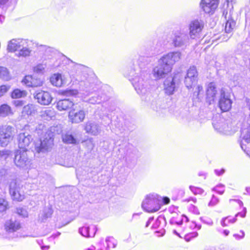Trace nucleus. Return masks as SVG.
I'll return each instance as SVG.
<instances>
[{
    "mask_svg": "<svg viewBox=\"0 0 250 250\" xmlns=\"http://www.w3.org/2000/svg\"><path fill=\"white\" fill-rule=\"evenodd\" d=\"M198 76V72L195 66H192L189 68L187 73L186 77V84L188 89L192 87V85L189 84L188 81H190L192 79L197 78Z\"/></svg>",
    "mask_w": 250,
    "mask_h": 250,
    "instance_id": "f3484780",
    "label": "nucleus"
},
{
    "mask_svg": "<svg viewBox=\"0 0 250 250\" xmlns=\"http://www.w3.org/2000/svg\"><path fill=\"white\" fill-rule=\"evenodd\" d=\"M189 189L195 195H200L204 192V190L202 188L194 186H190Z\"/></svg>",
    "mask_w": 250,
    "mask_h": 250,
    "instance_id": "72a5a7b5",
    "label": "nucleus"
},
{
    "mask_svg": "<svg viewBox=\"0 0 250 250\" xmlns=\"http://www.w3.org/2000/svg\"><path fill=\"white\" fill-rule=\"evenodd\" d=\"M12 114L11 107L7 104H2L0 106V116L6 117Z\"/></svg>",
    "mask_w": 250,
    "mask_h": 250,
    "instance_id": "393cba45",
    "label": "nucleus"
},
{
    "mask_svg": "<svg viewBox=\"0 0 250 250\" xmlns=\"http://www.w3.org/2000/svg\"><path fill=\"white\" fill-rule=\"evenodd\" d=\"M161 208V205L159 204L157 205L154 207H149L148 208V211L150 212H155L159 210Z\"/></svg>",
    "mask_w": 250,
    "mask_h": 250,
    "instance_id": "c9c22d12",
    "label": "nucleus"
},
{
    "mask_svg": "<svg viewBox=\"0 0 250 250\" xmlns=\"http://www.w3.org/2000/svg\"><path fill=\"white\" fill-rule=\"evenodd\" d=\"M229 206L236 212V216L244 218L246 216L247 209L244 207L243 202L236 199H230Z\"/></svg>",
    "mask_w": 250,
    "mask_h": 250,
    "instance_id": "1a4fd4ad",
    "label": "nucleus"
},
{
    "mask_svg": "<svg viewBox=\"0 0 250 250\" xmlns=\"http://www.w3.org/2000/svg\"><path fill=\"white\" fill-rule=\"evenodd\" d=\"M17 210H20L21 211H22V209H21V208L18 209Z\"/></svg>",
    "mask_w": 250,
    "mask_h": 250,
    "instance_id": "864d4df0",
    "label": "nucleus"
},
{
    "mask_svg": "<svg viewBox=\"0 0 250 250\" xmlns=\"http://www.w3.org/2000/svg\"><path fill=\"white\" fill-rule=\"evenodd\" d=\"M197 95H198L200 92L203 91V86L202 85H198L197 87Z\"/></svg>",
    "mask_w": 250,
    "mask_h": 250,
    "instance_id": "c03bdc74",
    "label": "nucleus"
},
{
    "mask_svg": "<svg viewBox=\"0 0 250 250\" xmlns=\"http://www.w3.org/2000/svg\"><path fill=\"white\" fill-rule=\"evenodd\" d=\"M204 27V23L197 20L192 21L189 24V35L192 38L199 36Z\"/></svg>",
    "mask_w": 250,
    "mask_h": 250,
    "instance_id": "f8f14e48",
    "label": "nucleus"
},
{
    "mask_svg": "<svg viewBox=\"0 0 250 250\" xmlns=\"http://www.w3.org/2000/svg\"><path fill=\"white\" fill-rule=\"evenodd\" d=\"M225 170L223 169H221L220 170L216 169L215 170V172L217 175H221L223 173H224Z\"/></svg>",
    "mask_w": 250,
    "mask_h": 250,
    "instance_id": "a18cd8bd",
    "label": "nucleus"
},
{
    "mask_svg": "<svg viewBox=\"0 0 250 250\" xmlns=\"http://www.w3.org/2000/svg\"><path fill=\"white\" fill-rule=\"evenodd\" d=\"M20 48V45L16 42V41H10L8 45V49L10 52H15Z\"/></svg>",
    "mask_w": 250,
    "mask_h": 250,
    "instance_id": "c756f323",
    "label": "nucleus"
},
{
    "mask_svg": "<svg viewBox=\"0 0 250 250\" xmlns=\"http://www.w3.org/2000/svg\"><path fill=\"white\" fill-rule=\"evenodd\" d=\"M219 0H201L200 6L206 13L212 14L217 8Z\"/></svg>",
    "mask_w": 250,
    "mask_h": 250,
    "instance_id": "ddd939ff",
    "label": "nucleus"
},
{
    "mask_svg": "<svg viewBox=\"0 0 250 250\" xmlns=\"http://www.w3.org/2000/svg\"><path fill=\"white\" fill-rule=\"evenodd\" d=\"M173 232H174V233H175L176 234H177V235L178 236H179V237H181V235H180V234H179V233H177V231H176L175 230H173Z\"/></svg>",
    "mask_w": 250,
    "mask_h": 250,
    "instance_id": "8fccbe9b",
    "label": "nucleus"
},
{
    "mask_svg": "<svg viewBox=\"0 0 250 250\" xmlns=\"http://www.w3.org/2000/svg\"><path fill=\"white\" fill-rule=\"evenodd\" d=\"M33 139L32 136L26 132L20 133L17 138V142L18 147L17 150L22 151H27L32 146Z\"/></svg>",
    "mask_w": 250,
    "mask_h": 250,
    "instance_id": "20e7f679",
    "label": "nucleus"
},
{
    "mask_svg": "<svg viewBox=\"0 0 250 250\" xmlns=\"http://www.w3.org/2000/svg\"><path fill=\"white\" fill-rule=\"evenodd\" d=\"M177 82L176 78L173 77L171 81L166 80L164 82V90L165 93L168 95L173 94L175 89V84Z\"/></svg>",
    "mask_w": 250,
    "mask_h": 250,
    "instance_id": "dca6fc26",
    "label": "nucleus"
},
{
    "mask_svg": "<svg viewBox=\"0 0 250 250\" xmlns=\"http://www.w3.org/2000/svg\"><path fill=\"white\" fill-rule=\"evenodd\" d=\"M6 151H0V157L4 156V155H6Z\"/></svg>",
    "mask_w": 250,
    "mask_h": 250,
    "instance_id": "49530a36",
    "label": "nucleus"
},
{
    "mask_svg": "<svg viewBox=\"0 0 250 250\" xmlns=\"http://www.w3.org/2000/svg\"><path fill=\"white\" fill-rule=\"evenodd\" d=\"M181 59L179 52H171L162 56L159 61L158 65L153 69V74L156 79H160L170 73L173 65Z\"/></svg>",
    "mask_w": 250,
    "mask_h": 250,
    "instance_id": "f257e3e1",
    "label": "nucleus"
},
{
    "mask_svg": "<svg viewBox=\"0 0 250 250\" xmlns=\"http://www.w3.org/2000/svg\"><path fill=\"white\" fill-rule=\"evenodd\" d=\"M149 201L150 202V204H155L156 202V200H155V199L150 200Z\"/></svg>",
    "mask_w": 250,
    "mask_h": 250,
    "instance_id": "de8ad7c7",
    "label": "nucleus"
},
{
    "mask_svg": "<svg viewBox=\"0 0 250 250\" xmlns=\"http://www.w3.org/2000/svg\"><path fill=\"white\" fill-rule=\"evenodd\" d=\"M34 98L39 104L43 105L50 104L53 100L52 95L49 92L42 90L35 92Z\"/></svg>",
    "mask_w": 250,
    "mask_h": 250,
    "instance_id": "6e6552de",
    "label": "nucleus"
},
{
    "mask_svg": "<svg viewBox=\"0 0 250 250\" xmlns=\"http://www.w3.org/2000/svg\"><path fill=\"white\" fill-rule=\"evenodd\" d=\"M35 112L34 106L32 104H27L24 106L22 110V114L23 115H32Z\"/></svg>",
    "mask_w": 250,
    "mask_h": 250,
    "instance_id": "a878e982",
    "label": "nucleus"
},
{
    "mask_svg": "<svg viewBox=\"0 0 250 250\" xmlns=\"http://www.w3.org/2000/svg\"><path fill=\"white\" fill-rule=\"evenodd\" d=\"M69 121L73 124H78L83 122L85 118V112L83 110H76L72 109L68 112Z\"/></svg>",
    "mask_w": 250,
    "mask_h": 250,
    "instance_id": "9b49d317",
    "label": "nucleus"
},
{
    "mask_svg": "<svg viewBox=\"0 0 250 250\" xmlns=\"http://www.w3.org/2000/svg\"><path fill=\"white\" fill-rule=\"evenodd\" d=\"M162 202L164 205H167L170 203V199L167 196L163 197L162 198Z\"/></svg>",
    "mask_w": 250,
    "mask_h": 250,
    "instance_id": "37998d69",
    "label": "nucleus"
},
{
    "mask_svg": "<svg viewBox=\"0 0 250 250\" xmlns=\"http://www.w3.org/2000/svg\"><path fill=\"white\" fill-rule=\"evenodd\" d=\"M21 83L28 87H41L43 85V81L38 77L27 75L24 77Z\"/></svg>",
    "mask_w": 250,
    "mask_h": 250,
    "instance_id": "9d476101",
    "label": "nucleus"
},
{
    "mask_svg": "<svg viewBox=\"0 0 250 250\" xmlns=\"http://www.w3.org/2000/svg\"><path fill=\"white\" fill-rule=\"evenodd\" d=\"M27 95V92L25 90H21L19 88H15L10 93V97L13 99L24 98Z\"/></svg>",
    "mask_w": 250,
    "mask_h": 250,
    "instance_id": "412c9836",
    "label": "nucleus"
},
{
    "mask_svg": "<svg viewBox=\"0 0 250 250\" xmlns=\"http://www.w3.org/2000/svg\"><path fill=\"white\" fill-rule=\"evenodd\" d=\"M50 81L53 85L57 87L62 86L64 83L62 75L59 73L53 74L50 78Z\"/></svg>",
    "mask_w": 250,
    "mask_h": 250,
    "instance_id": "aec40b11",
    "label": "nucleus"
},
{
    "mask_svg": "<svg viewBox=\"0 0 250 250\" xmlns=\"http://www.w3.org/2000/svg\"><path fill=\"white\" fill-rule=\"evenodd\" d=\"M15 133V128L12 125L0 126V146H7L13 140Z\"/></svg>",
    "mask_w": 250,
    "mask_h": 250,
    "instance_id": "f03ea898",
    "label": "nucleus"
},
{
    "mask_svg": "<svg viewBox=\"0 0 250 250\" xmlns=\"http://www.w3.org/2000/svg\"><path fill=\"white\" fill-rule=\"evenodd\" d=\"M220 96L218 102V106L222 112L229 111L232 107V101L229 94L225 88H222L219 91Z\"/></svg>",
    "mask_w": 250,
    "mask_h": 250,
    "instance_id": "7ed1b4c3",
    "label": "nucleus"
},
{
    "mask_svg": "<svg viewBox=\"0 0 250 250\" xmlns=\"http://www.w3.org/2000/svg\"><path fill=\"white\" fill-rule=\"evenodd\" d=\"M236 22L234 19L230 17L226 21L225 31L227 33H229L232 31L235 28Z\"/></svg>",
    "mask_w": 250,
    "mask_h": 250,
    "instance_id": "b1692460",
    "label": "nucleus"
},
{
    "mask_svg": "<svg viewBox=\"0 0 250 250\" xmlns=\"http://www.w3.org/2000/svg\"><path fill=\"white\" fill-rule=\"evenodd\" d=\"M87 229V228H83L82 229V230L83 231V230H86Z\"/></svg>",
    "mask_w": 250,
    "mask_h": 250,
    "instance_id": "3c124183",
    "label": "nucleus"
},
{
    "mask_svg": "<svg viewBox=\"0 0 250 250\" xmlns=\"http://www.w3.org/2000/svg\"><path fill=\"white\" fill-rule=\"evenodd\" d=\"M13 104L16 107H22L24 104V101L22 100L15 101L13 102Z\"/></svg>",
    "mask_w": 250,
    "mask_h": 250,
    "instance_id": "58836bf2",
    "label": "nucleus"
},
{
    "mask_svg": "<svg viewBox=\"0 0 250 250\" xmlns=\"http://www.w3.org/2000/svg\"><path fill=\"white\" fill-rule=\"evenodd\" d=\"M8 87L4 85L0 86V97L3 96L7 91Z\"/></svg>",
    "mask_w": 250,
    "mask_h": 250,
    "instance_id": "e433bc0d",
    "label": "nucleus"
},
{
    "mask_svg": "<svg viewBox=\"0 0 250 250\" xmlns=\"http://www.w3.org/2000/svg\"><path fill=\"white\" fill-rule=\"evenodd\" d=\"M198 235V233L196 232H192L191 233H188L187 234H186L185 235V237H186V239L187 240H189V239L190 238V237H195L197 236Z\"/></svg>",
    "mask_w": 250,
    "mask_h": 250,
    "instance_id": "ea45409f",
    "label": "nucleus"
},
{
    "mask_svg": "<svg viewBox=\"0 0 250 250\" xmlns=\"http://www.w3.org/2000/svg\"><path fill=\"white\" fill-rule=\"evenodd\" d=\"M243 139L247 143H250V130L247 131V135L244 136Z\"/></svg>",
    "mask_w": 250,
    "mask_h": 250,
    "instance_id": "a19ab883",
    "label": "nucleus"
},
{
    "mask_svg": "<svg viewBox=\"0 0 250 250\" xmlns=\"http://www.w3.org/2000/svg\"><path fill=\"white\" fill-rule=\"evenodd\" d=\"M0 78L6 81L10 79L9 72L6 68L0 66Z\"/></svg>",
    "mask_w": 250,
    "mask_h": 250,
    "instance_id": "c85d7f7f",
    "label": "nucleus"
},
{
    "mask_svg": "<svg viewBox=\"0 0 250 250\" xmlns=\"http://www.w3.org/2000/svg\"><path fill=\"white\" fill-rule=\"evenodd\" d=\"M21 227V224L19 221L9 220L7 221L5 225V229L8 232H14L19 229Z\"/></svg>",
    "mask_w": 250,
    "mask_h": 250,
    "instance_id": "a211bd4d",
    "label": "nucleus"
},
{
    "mask_svg": "<svg viewBox=\"0 0 250 250\" xmlns=\"http://www.w3.org/2000/svg\"><path fill=\"white\" fill-rule=\"evenodd\" d=\"M78 91L74 89H67L60 92V94L66 96H73L77 94Z\"/></svg>",
    "mask_w": 250,
    "mask_h": 250,
    "instance_id": "473e14b6",
    "label": "nucleus"
},
{
    "mask_svg": "<svg viewBox=\"0 0 250 250\" xmlns=\"http://www.w3.org/2000/svg\"><path fill=\"white\" fill-rule=\"evenodd\" d=\"M75 104L69 99H62L56 103V108L59 111H66L71 109Z\"/></svg>",
    "mask_w": 250,
    "mask_h": 250,
    "instance_id": "2eb2a0df",
    "label": "nucleus"
},
{
    "mask_svg": "<svg viewBox=\"0 0 250 250\" xmlns=\"http://www.w3.org/2000/svg\"><path fill=\"white\" fill-rule=\"evenodd\" d=\"M9 208V203L4 198H0V212L6 211Z\"/></svg>",
    "mask_w": 250,
    "mask_h": 250,
    "instance_id": "7c9ffc66",
    "label": "nucleus"
},
{
    "mask_svg": "<svg viewBox=\"0 0 250 250\" xmlns=\"http://www.w3.org/2000/svg\"><path fill=\"white\" fill-rule=\"evenodd\" d=\"M218 199L213 196L211 200L209 202L208 205L210 206H214L218 203Z\"/></svg>",
    "mask_w": 250,
    "mask_h": 250,
    "instance_id": "4c0bfd02",
    "label": "nucleus"
},
{
    "mask_svg": "<svg viewBox=\"0 0 250 250\" xmlns=\"http://www.w3.org/2000/svg\"><path fill=\"white\" fill-rule=\"evenodd\" d=\"M53 213V209L51 206L45 208L41 216L40 217L39 220L41 222H44L49 218H50Z\"/></svg>",
    "mask_w": 250,
    "mask_h": 250,
    "instance_id": "4be33fe9",
    "label": "nucleus"
},
{
    "mask_svg": "<svg viewBox=\"0 0 250 250\" xmlns=\"http://www.w3.org/2000/svg\"><path fill=\"white\" fill-rule=\"evenodd\" d=\"M62 141L66 144H75L76 141L72 135L65 134L62 137Z\"/></svg>",
    "mask_w": 250,
    "mask_h": 250,
    "instance_id": "2f4dec72",
    "label": "nucleus"
},
{
    "mask_svg": "<svg viewBox=\"0 0 250 250\" xmlns=\"http://www.w3.org/2000/svg\"><path fill=\"white\" fill-rule=\"evenodd\" d=\"M196 203L193 199H189L186 201L185 206L188 211L193 215H199L200 212L197 207L194 204Z\"/></svg>",
    "mask_w": 250,
    "mask_h": 250,
    "instance_id": "6ab92c4d",
    "label": "nucleus"
},
{
    "mask_svg": "<svg viewBox=\"0 0 250 250\" xmlns=\"http://www.w3.org/2000/svg\"><path fill=\"white\" fill-rule=\"evenodd\" d=\"M9 193L12 200L15 202H22L25 198V195L17 182L12 181L9 186Z\"/></svg>",
    "mask_w": 250,
    "mask_h": 250,
    "instance_id": "39448f33",
    "label": "nucleus"
},
{
    "mask_svg": "<svg viewBox=\"0 0 250 250\" xmlns=\"http://www.w3.org/2000/svg\"><path fill=\"white\" fill-rule=\"evenodd\" d=\"M217 89L214 82L209 83L206 88L205 100L209 105L215 102L217 99Z\"/></svg>",
    "mask_w": 250,
    "mask_h": 250,
    "instance_id": "0eeeda50",
    "label": "nucleus"
},
{
    "mask_svg": "<svg viewBox=\"0 0 250 250\" xmlns=\"http://www.w3.org/2000/svg\"><path fill=\"white\" fill-rule=\"evenodd\" d=\"M206 180V175L205 173H199L194 178V181L196 184H204Z\"/></svg>",
    "mask_w": 250,
    "mask_h": 250,
    "instance_id": "cd10ccee",
    "label": "nucleus"
},
{
    "mask_svg": "<svg viewBox=\"0 0 250 250\" xmlns=\"http://www.w3.org/2000/svg\"><path fill=\"white\" fill-rule=\"evenodd\" d=\"M54 116V111L53 109L47 108L44 111L41 112V116L44 120H51Z\"/></svg>",
    "mask_w": 250,
    "mask_h": 250,
    "instance_id": "5701e85b",
    "label": "nucleus"
},
{
    "mask_svg": "<svg viewBox=\"0 0 250 250\" xmlns=\"http://www.w3.org/2000/svg\"><path fill=\"white\" fill-rule=\"evenodd\" d=\"M30 51L28 48H22L19 52V56L26 57L30 55Z\"/></svg>",
    "mask_w": 250,
    "mask_h": 250,
    "instance_id": "f704fd0d",
    "label": "nucleus"
},
{
    "mask_svg": "<svg viewBox=\"0 0 250 250\" xmlns=\"http://www.w3.org/2000/svg\"><path fill=\"white\" fill-rule=\"evenodd\" d=\"M54 139L49 137V138H45L42 141H41L39 146H35V151L39 153L45 150H47L48 149L51 147L53 145Z\"/></svg>",
    "mask_w": 250,
    "mask_h": 250,
    "instance_id": "4468645a",
    "label": "nucleus"
},
{
    "mask_svg": "<svg viewBox=\"0 0 250 250\" xmlns=\"http://www.w3.org/2000/svg\"><path fill=\"white\" fill-rule=\"evenodd\" d=\"M193 80H194V82H195V81H196L195 79H193ZM192 83H193V82H192Z\"/></svg>",
    "mask_w": 250,
    "mask_h": 250,
    "instance_id": "603ef678",
    "label": "nucleus"
},
{
    "mask_svg": "<svg viewBox=\"0 0 250 250\" xmlns=\"http://www.w3.org/2000/svg\"><path fill=\"white\" fill-rule=\"evenodd\" d=\"M236 221V219L232 216H229L224 218L221 223L223 226L229 227L234 224Z\"/></svg>",
    "mask_w": 250,
    "mask_h": 250,
    "instance_id": "bb28decb",
    "label": "nucleus"
},
{
    "mask_svg": "<svg viewBox=\"0 0 250 250\" xmlns=\"http://www.w3.org/2000/svg\"><path fill=\"white\" fill-rule=\"evenodd\" d=\"M14 163L17 167L21 168L29 166L30 164V160L27 156L26 151L16 150Z\"/></svg>",
    "mask_w": 250,
    "mask_h": 250,
    "instance_id": "423d86ee",
    "label": "nucleus"
},
{
    "mask_svg": "<svg viewBox=\"0 0 250 250\" xmlns=\"http://www.w3.org/2000/svg\"><path fill=\"white\" fill-rule=\"evenodd\" d=\"M222 186H223L222 185H218V186H216V187L214 188V190H215L216 192H218V193H220V194H223V193L224 192L225 190H224V189H223V190H221V189H219V188H220L221 187H222Z\"/></svg>",
    "mask_w": 250,
    "mask_h": 250,
    "instance_id": "79ce46f5",
    "label": "nucleus"
},
{
    "mask_svg": "<svg viewBox=\"0 0 250 250\" xmlns=\"http://www.w3.org/2000/svg\"><path fill=\"white\" fill-rule=\"evenodd\" d=\"M223 233L225 234V235L226 236H227V235H228V234L229 233V231H228V230H224V232H223Z\"/></svg>",
    "mask_w": 250,
    "mask_h": 250,
    "instance_id": "09e8293b",
    "label": "nucleus"
}]
</instances>
